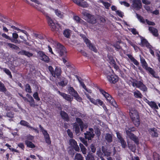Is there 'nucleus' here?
Wrapping results in <instances>:
<instances>
[{"mask_svg": "<svg viewBox=\"0 0 160 160\" xmlns=\"http://www.w3.org/2000/svg\"><path fill=\"white\" fill-rule=\"evenodd\" d=\"M35 7L39 11L41 12L46 17L49 26L51 28L52 31L57 30V28L55 23L53 22V21L51 17L48 15L47 12H46L41 7L37 5L35 6Z\"/></svg>", "mask_w": 160, "mask_h": 160, "instance_id": "nucleus-1", "label": "nucleus"}, {"mask_svg": "<svg viewBox=\"0 0 160 160\" xmlns=\"http://www.w3.org/2000/svg\"><path fill=\"white\" fill-rule=\"evenodd\" d=\"M125 131L127 135L131 140L133 141L137 144H139V139L137 137L135 134L132 132L135 131V128L134 127H126L125 128Z\"/></svg>", "mask_w": 160, "mask_h": 160, "instance_id": "nucleus-2", "label": "nucleus"}, {"mask_svg": "<svg viewBox=\"0 0 160 160\" xmlns=\"http://www.w3.org/2000/svg\"><path fill=\"white\" fill-rule=\"evenodd\" d=\"M129 115L133 124L136 127H138L140 124L139 116L137 110H129Z\"/></svg>", "mask_w": 160, "mask_h": 160, "instance_id": "nucleus-3", "label": "nucleus"}, {"mask_svg": "<svg viewBox=\"0 0 160 160\" xmlns=\"http://www.w3.org/2000/svg\"><path fill=\"white\" fill-rule=\"evenodd\" d=\"M99 90L101 94L106 99L108 102L113 107L117 108L118 105L114 99L108 92L102 88L99 89Z\"/></svg>", "mask_w": 160, "mask_h": 160, "instance_id": "nucleus-4", "label": "nucleus"}, {"mask_svg": "<svg viewBox=\"0 0 160 160\" xmlns=\"http://www.w3.org/2000/svg\"><path fill=\"white\" fill-rule=\"evenodd\" d=\"M76 121L79 125L75 122L73 123V128L75 133L78 134L80 132V128L81 131H83L85 125L84 124L82 119L79 118H76Z\"/></svg>", "mask_w": 160, "mask_h": 160, "instance_id": "nucleus-5", "label": "nucleus"}, {"mask_svg": "<svg viewBox=\"0 0 160 160\" xmlns=\"http://www.w3.org/2000/svg\"><path fill=\"white\" fill-rule=\"evenodd\" d=\"M84 18L89 23L94 24L96 23V19L94 15H92L86 12L82 13Z\"/></svg>", "mask_w": 160, "mask_h": 160, "instance_id": "nucleus-6", "label": "nucleus"}, {"mask_svg": "<svg viewBox=\"0 0 160 160\" xmlns=\"http://www.w3.org/2000/svg\"><path fill=\"white\" fill-rule=\"evenodd\" d=\"M81 36L83 38L84 42L90 49L93 51L95 52H97V50L94 45L91 43L90 41L84 35L82 34V35H81Z\"/></svg>", "mask_w": 160, "mask_h": 160, "instance_id": "nucleus-7", "label": "nucleus"}, {"mask_svg": "<svg viewBox=\"0 0 160 160\" xmlns=\"http://www.w3.org/2000/svg\"><path fill=\"white\" fill-rule=\"evenodd\" d=\"M81 36L83 38L84 42L90 49L93 51L95 52H97V50L94 45L91 43L90 41L84 35L82 34V35H81Z\"/></svg>", "mask_w": 160, "mask_h": 160, "instance_id": "nucleus-8", "label": "nucleus"}, {"mask_svg": "<svg viewBox=\"0 0 160 160\" xmlns=\"http://www.w3.org/2000/svg\"><path fill=\"white\" fill-rule=\"evenodd\" d=\"M142 67L148 73L151 74L153 77L158 78L159 77L156 75L155 72L151 68L148 67V64L147 62H145L141 64Z\"/></svg>", "mask_w": 160, "mask_h": 160, "instance_id": "nucleus-9", "label": "nucleus"}, {"mask_svg": "<svg viewBox=\"0 0 160 160\" xmlns=\"http://www.w3.org/2000/svg\"><path fill=\"white\" fill-rule=\"evenodd\" d=\"M132 85L134 87L135 86L143 92H146L147 91L148 88L143 83V82L141 81L135 80L132 82Z\"/></svg>", "mask_w": 160, "mask_h": 160, "instance_id": "nucleus-10", "label": "nucleus"}, {"mask_svg": "<svg viewBox=\"0 0 160 160\" xmlns=\"http://www.w3.org/2000/svg\"><path fill=\"white\" fill-rule=\"evenodd\" d=\"M35 51L37 53L38 57L41 60L47 63H48L49 62L50 58L43 51H39L37 49H36Z\"/></svg>", "mask_w": 160, "mask_h": 160, "instance_id": "nucleus-11", "label": "nucleus"}, {"mask_svg": "<svg viewBox=\"0 0 160 160\" xmlns=\"http://www.w3.org/2000/svg\"><path fill=\"white\" fill-rule=\"evenodd\" d=\"M35 51L37 53L38 57L41 60L47 63H48L49 62L50 58L43 51H39L37 49H36Z\"/></svg>", "mask_w": 160, "mask_h": 160, "instance_id": "nucleus-12", "label": "nucleus"}, {"mask_svg": "<svg viewBox=\"0 0 160 160\" xmlns=\"http://www.w3.org/2000/svg\"><path fill=\"white\" fill-rule=\"evenodd\" d=\"M39 127L44 135L45 140L46 143L48 145L51 144V139L47 131L46 130H44L41 125H39Z\"/></svg>", "mask_w": 160, "mask_h": 160, "instance_id": "nucleus-13", "label": "nucleus"}, {"mask_svg": "<svg viewBox=\"0 0 160 160\" xmlns=\"http://www.w3.org/2000/svg\"><path fill=\"white\" fill-rule=\"evenodd\" d=\"M57 51L60 56H62L66 53V49L65 47L60 43L57 45Z\"/></svg>", "mask_w": 160, "mask_h": 160, "instance_id": "nucleus-14", "label": "nucleus"}, {"mask_svg": "<svg viewBox=\"0 0 160 160\" xmlns=\"http://www.w3.org/2000/svg\"><path fill=\"white\" fill-rule=\"evenodd\" d=\"M58 93L60 96L62 97L66 101L68 102L71 103L73 100V97H71V96L69 94H67L64 92H61L59 91H58Z\"/></svg>", "mask_w": 160, "mask_h": 160, "instance_id": "nucleus-15", "label": "nucleus"}, {"mask_svg": "<svg viewBox=\"0 0 160 160\" xmlns=\"http://www.w3.org/2000/svg\"><path fill=\"white\" fill-rule=\"evenodd\" d=\"M69 144L76 152H79L80 149L77 144V142L74 139H70L69 140Z\"/></svg>", "mask_w": 160, "mask_h": 160, "instance_id": "nucleus-16", "label": "nucleus"}, {"mask_svg": "<svg viewBox=\"0 0 160 160\" xmlns=\"http://www.w3.org/2000/svg\"><path fill=\"white\" fill-rule=\"evenodd\" d=\"M62 72V71L61 68L60 67L56 66L52 75L54 78L56 77L58 78L61 76Z\"/></svg>", "mask_w": 160, "mask_h": 160, "instance_id": "nucleus-17", "label": "nucleus"}, {"mask_svg": "<svg viewBox=\"0 0 160 160\" xmlns=\"http://www.w3.org/2000/svg\"><path fill=\"white\" fill-rule=\"evenodd\" d=\"M108 81L111 83L115 84L118 81V77L117 75H111L107 76Z\"/></svg>", "mask_w": 160, "mask_h": 160, "instance_id": "nucleus-18", "label": "nucleus"}, {"mask_svg": "<svg viewBox=\"0 0 160 160\" xmlns=\"http://www.w3.org/2000/svg\"><path fill=\"white\" fill-rule=\"evenodd\" d=\"M132 2V7L136 10H138L142 8V3L140 0H134Z\"/></svg>", "mask_w": 160, "mask_h": 160, "instance_id": "nucleus-19", "label": "nucleus"}, {"mask_svg": "<svg viewBox=\"0 0 160 160\" xmlns=\"http://www.w3.org/2000/svg\"><path fill=\"white\" fill-rule=\"evenodd\" d=\"M73 2L78 6L83 8H86L88 5L86 2H83L84 0H72Z\"/></svg>", "mask_w": 160, "mask_h": 160, "instance_id": "nucleus-20", "label": "nucleus"}, {"mask_svg": "<svg viewBox=\"0 0 160 160\" xmlns=\"http://www.w3.org/2000/svg\"><path fill=\"white\" fill-rule=\"evenodd\" d=\"M141 39V43L139 44L142 47L145 46L147 48H149L151 45L150 43L148 42V41L145 39L144 38L140 36Z\"/></svg>", "mask_w": 160, "mask_h": 160, "instance_id": "nucleus-21", "label": "nucleus"}, {"mask_svg": "<svg viewBox=\"0 0 160 160\" xmlns=\"http://www.w3.org/2000/svg\"><path fill=\"white\" fill-rule=\"evenodd\" d=\"M18 54L20 55H25L28 58H30L33 56L32 53L23 50H22L18 52Z\"/></svg>", "mask_w": 160, "mask_h": 160, "instance_id": "nucleus-22", "label": "nucleus"}, {"mask_svg": "<svg viewBox=\"0 0 160 160\" xmlns=\"http://www.w3.org/2000/svg\"><path fill=\"white\" fill-rule=\"evenodd\" d=\"M148 131L152 137L156 138L158 137L157 130L155 128H150Z\"/></svg>", "mask_w": 160, "mask_h": 160, "instance_id": "nucleus-23", "label": "nucleus"}, {"mask_svg": "<svg viewBox=\"0 0 160 160\" xmlns=\"http://www.w3.org/2000/svg\"><path fill=\"white\" fill-rule=\"evenodd\" d=\"M26 96L29 99V100H27V101L29 103L30 106L35 107L36 106L35 102L32 97L28 94H27Z\"/></svg>", "mask_w": 160, "mask_h": 160, "instance_id": "nucleus-24", "label": "nucleus"}, {"mask_svg": "<svg viewBox=\"0 0 160 160\" xmlns=\"http://www.w3.org/2000/svg\"><path fill=\"white\" fill-rule=\"evenodd\" d=\"M60 115L64 121L67 122L69 121V116L68 114L65 111L61 110L60 112Z\"/></svg>", "mask_w": 160, "mask_h": 160, "instance_id": "nucleus-25", "label": "nucleus"}, {"mask_svg": "<svg viewBox=\"0 0 160 160\" xmlns=\"http://www.w3.org/2000/svg\"><path fill=\"white\" fill-rule=\"evenodd\" d=\"M85 139H87L88 141L91 140L93 138L94 134L90 132L87 131L84 133Z\"/></svg>", "mask_w": 160, "mask_h": 160, "instance_id": "nucleus-26", "label": "nucleus"}, {"mask_svg": "<svg viewBox=\"0 0 160 160\" xmlns=\"http://www.w3.org/2000/svg\"><path fill=\"white\" fill-rule=\"evenodd\" d=\"M68 82V80L66 78L64 77H62L61 81L58 82V84L62 87H64L67 85Z\"/></svg>", "mask_w": 160, "mask_h": 160, "instance_id": "nucleus-27", "label": "nucleus"}, {"mask_svg": "<svg viewBox=\"0 0 160 160\" xmlns=\"http://www.w3.org/2000/svg\"><path fill=\"white\" fill-rule=\"evenodd\" d=\"M148 29L153 36L155 37L158 36V31L157 29L152 27H149Z\"/></svg>", "mask_w": 160, "mask_h": 160, "instance_id": "nucleus-28", "label": "nucleus"}, {"mask_svg": "<svg viewBox=\"0 0 160 160\" xmlns=\"http://www.w3.org/2000/svg\"><path fill=\"white\" fill-rule=\"evenodd\" d=\"M127 55L131 61L136 66L139 65V62L136 59L134 58L132 55L129 54H128Z\"/></svg>", "mask_w": 160, "mask_h": 160, "instance_id": "nucleus-29", "label": "nucleus"}, {"mask_svg": "<svg viewBox=\"0 0 160 160\" xmlns=\"http://www.w3.org/2000/svg\"><path fill=\"white\" fill-rule=\"evenodd\" d=\"M68 90L69 94L71 95L72 96H73L76 94V93L77 92V91L74 89L71 86L69 87Z\"/></svg>", "mask_w": 160, "mask_h": 160, "instance_id": "nucleus-30", "label": "nucleus"}, {"mask_svg": "<svg viewBox=\"0 0 160 160\" xmlns=\"http://www.w3.org/2000/svg\"><path fill=\"white\" fill-rule=\"evenodd\" d=\"M105 139L107 142L109 143H111L112 142V136L109 133H106L105 136Z\"/></svg>", "mask_w": 160, "mask_h": 160, "instance_id": "nucleus-31", "label": "nucleus"}, {"mask_svg": "<svg viewBox=\"0 0 160 160\" xmlns=\"http://www.w3.org/2000/svg\"><path fill=\"white\" fill-rule=\"evenodd\" d=\"M25 143L28 148H35L36 147L35 145L31 141L25 140Z\"/></svg>", "mask_w": 160, "mask_h": 160, "instance_id": "nucleus-32", "label": "nucleus"}, {"mask_svg": "<svg viewBox=\"0 0 160 160\" xmlns=\"http://www.w3.org/2000/svg\"><path fill=\"white\" fill-rule=\"evenodd\" d=\"M7 46L10 48H11L12 49L18 50L20 49L19 48L18 46L14 44H13L8 43L7 44Z\"/></svg>", "mask_w": 160, "mask_h": 160, "instance_id": "nucleus-33", "label": "nucleus"}, {"mask_svg": "<svg viewBox=\"0 0 160 160\" xmlns=\"http://www.w3.org/2000/svg\"><path fill=\"white\" fill-rule=\"evenodd\" d=\"M71 31L69 29H65L63 32V35L64 36L67 38H69L70 36Z\"/></svg>", "mask_w": 160, "mask_h": 160, "instance_id": "nucleus-34", "label": "nucleus"}, {"mask_svg": "<svg viewBox=\"0 0 160 160\" xmlns=\"http://www.w3.org/2000/svg\"><path fill=\"white\" fill-rule=\"evenodd\" d=\"M134 95L137 98H142V95L140 92L138 90H136V91L133 92Z\"/></svg>", "mask_w": 160, "mask_h": 160, "instance_id": "nucleus-35", "label": "nucleus"}, {"mask_svg": "<svg viewBox=\"0 0 160 160\" xmlns=\"http://www.w3.org/2000/svg\"><path fill=\"white\" fill-rule=\"evenodd\" d=\"M129 149H130L132 152H135L136 149V147L135 145L131 144H128Z\"/></svg>", "mask_w": 160, "mask_h": 160, "instance_id": "nucleus-36", "label": "nucleus"}, {"mask_svg": "<svg viewBox=\"0 0 160 160\" xmlns=\"http://www.w3.org/2000/svg\"><path fill=\"white\" fill-rule=\"evenodd\" d=\"M73 19L77 23H82L83 21L78 16H74Z\"/></svg>", "mask_w": 160, "mask_h": 160, "instance_id": "nucleus-37", "label": "nucleus"}, {"mask_svg": "<svg viewBox=\"0 0 160 160\" xmlns=\"http://www.w3.org/2000/svg\"><path fill=\"white\" fill-rule=\"evenodd\" d=\"M79 146L81 149V150L83 154H86L87 153V149L84 146L83 144L81 143L79 144Z\"/></svg>", "mask_w": 160, "mask_h": 160, "instance_id": "nucleus-38", "label": "nucleus"}, {"mask_svg": "<svg viewBox=\"0 0 160 160\" xmlns=\"http://www.w3.org/2000/svg\"><path fill=\"white\" fill-rule=\"evenodd\" d=\"M152 108L158 109V107L156 103L154 101H151L150 104L149 105Z\"/></svg>", "mask_w": 160, "mask_h": 160, "instance_id": "nucleus-39", "label": "nucleus"}, {"mask_svg": "<svg viewBox=\"0 0 160 160\" xmlns=\"http://www.w3.org/2000/svg\"><path fill=\"white\" fill-rule=\"evenodd\" d=\"M4 72L8 75L9 76V77L10 78H12L11 73L10 71L8 69L5 68H3Z\"/></svg>", "mask_w": 160, "mask_h": 160, "instance_id": "nucleus-40", "label": "nucleus"}, {"mask_svg": "<svg viewBox=\"0 0 160 160\" xmlns=\"http://www.w3.org/2000/svg\"><path fill=\"white\" fill-rule=\"evenodd\" d=\"M153 157L154 160H160V155L156 152H153Z\"/></svg>", "mask_w": 160, "mask_h": 160, "instance_id": "nucleus-41", "label": "nucleus"}, {"mask_svg": "<svg viewBox=\"0 0 160 160\" xmlns=\"http://www.w3.org/2000/svg\"><path fill=\"white\" fill-rule=\"evenodd\" d=\"M55 12L56 14L59 17L61 18H62L63 17V14L61 13V12L58 9L55 10Z\"/></svg>", "mask_w": 160, "mask_h": 160, "instance_id": "nucleus-42", "label": "nucleus"}, {"mask_svg": "<svg viewBox=\"0 0 160 160\" xmlns=\"http://www.w3.org/2000/svg\"><path fill=\"white\" fill-rule=\"evenodd\" d=\"M73 97H74V98L78 102H81L82 100V98L80 96L78 92L76 93V94Z\"/></svg>", "mask_w": 160, "mask_h": 160, "instance_id": "nucleus-43", "label": "nucleus"}, {"mask_svg": "<svg viewBox=\"0 0 160 160\" xmlns=\"http://www.w3.org/2000/svg\"><path fill=\"white\" fill-rule=\"evenodd\" d=\"M136 15L137 18L141 22H142L143 23H145L146 20H145L142 17L137 13H136Z\"/></svg>", "mask_w": 160, "mask_h": 160, "instance_id": "nucleus-44", "label": "nucleus"}, {"mask_svg": "<svg viewBox=\"0 0 160 160\" xmlns=\"http://www.w3.org/2000/svg\"><path fill=\"white\" fill-rule=\"evenodd\" d=\"M25 90L27 92L29 93L32 92L31 87L29 84H27L25 86Z\"/></svg>", "mask_w": 160, "mask_h": 160, "instance_id": "nucleus-45", "label": "nucleus"}, {"mask_svg": "<svg viewBox=\"0 0 160 160\" xmlns=\"http://www.w3.org/2000/svg\"><path fill=\"white\" fill-rule=\"evenodd\" d=\"M119 142L121 144V146L122 148H125L127 146L126 143L124 139H122L119 141Z\"/></svg>", "mask_w": 160, "mask_h": 160, "instance_id": "nucleus-46", "label": "nucleus"}, {"mask_svg": "<svg viewBox=\"0 0 160 160\" xmlns=\"http://www.w3.org/2000/svg\"><path fill=\"white\" fill-rule=\"evenodd\" d=\"M75 160H83V158L80 153H77L75 157Z\"/></svg>", "mask_w": 160, "mask_h": 160, "instance_id": "nucleus-47", "label": "nucleus"}, {"mask_svg": "<svg viewBox=\"0 0 160 160\" xmlns=\"http://www.w3.org/2000/svg\"><path fill=\"white\" fill-rule=\"evenodd\" d=\"M19 124L22 126H26L27 127L29 124L28 122L24 120H21Z\"/></svg>", "mask_w": 160, "mask_h": 160, "instance_id": "nucleus-48", "label": "nucleus"}, {"mask_svg": "<svg viewBox=\"0 0 160 160\" xmlns=\"http://www.w3.org/2000/svg\"><path fill=\"white\" fill-rule=\"evenodd\" d=\"M34 139V137L33 136L31 135L30 134H28L26 137V140H28L29 141H32Z\"/></svg>", "mask_w": 160, "mask_h": 160, "instance_id": "nucleus-49", "label": "nucleus"}, {"mask_svg": "<svg viewBox=\"0 0 160 160\" xmlns=\"http://www.w3.org/2000/svg\"><path fill=\"white\" fill-rule=\"evenodd\" d=\"M86 159V160H95L94 156L91 154L87 155Z\"/></svg>", "mask_w": 160, "mask_h": 160, "instance_id": "nucleus-50", "label": "nucleus"}, {"mask_svg": "<svg viewBox=\"0 0 160 160\" xmlns=\"http://www.w3.org/2000/svg\"><path fill=\"white\" fill-rule=\"evenodd\" d=\"M33 96L34 99L37 101L40 100V98L39 97L38 94V92H34L33 94Z\"/></svg>", "mask_w": 160, "mask_h": 160, "instance_id": "nucleus-51", "label": "nucleus"}, {"mask_svg": "<svg viewBox=\"0 0 160 160\" xmlns=\"http://www.w3.org/2000/svg\"><path fill=\"white\" fill-rule=\"evenodd\" d=\"M67 132L68 134V135L70 138H73V133L71 131V130L69 129H67Z\"/></svg>", "mask_w": 160, "mask_h": 160, "instance_id": "nucleus-52", "label": "nucleus"}, {"mask_svg": "<svg viewBox=\"0 0 160 160\" xmlns=\"http://www.w3.org/2000/svg\"><path fill=\"white\" fill-rule=\"evenodd\" d=\"M12 38H11V39H13L14 40H16L17 39V38H18V35L17 33L16 32H14L12 33ZM11 39H10L11 41Z\"/></svg>", "mask_w": 160, "mask_h": 160, "instance_id": "nucleus-53", "label": "nucleus"}, {"mask_svg": "<svg viewBox=\"0 0 160 160\" xmlns=\"http://www.w3.org/2000/svg\"><path fill=\"white\" fill-rule=\"evenodd\" d=\"M102 2L106 9H108L111 5V4L108 2H104L103 1H102Z\"/></svg>", "mask_w": 160, "mask_h": 160, "instance_id": "nucleus-54", "label": "nucleus"}, {"mask_svg": "<svg viewBox=\"0 0 160 160\" xmlns=\"http://www.w3.org/2000/svg\"><path fill=\"white\" fill-rule=\"evenodd\" d=\"M14 113L12 112H8L7 113V116L9 118H12L14 117Z\"/></svg>", "mask_w": 160, "mask_h": 160, "instance_id": "nucleus-55", "label": "nucleus"}, {"mask_svg": "<svg viewBox=\"0 0 160 160\" xmlns=\"http://www.w3.org/2000/svg\"><path fill=\"white\" fill-rule=\"evenodd\" d=\"M90 148L91 149V151L93 153H95L96 151V148L95 147L94 145L93 144H92L90 146Z\"/></svg>", "mask_w": 160, "mask_h": 160, "instance_id": "nucleus-56", "label": "nucleus"}, {"mask_svg": "<svg viewBox=\"0 0 160 160\" xmlns=\"http://www.w3.org/2000/svg\"><path fill=\"white\" fill-rule=\"evenodd\" d=\"M34 36L37 38H38L41 39H43L44 38L43 35L36 33L34 34Z\"/></svg>", "mask_w": 160, "mask_h": 160, "instance_id": "nucleus-57", "label": "nucleus"}, {"mask_svg": "<svg viewBox=\"0 0 160 160\" xmlns=\"http://www.w3.org/2000/svg\"><path fill=\"white\" fill-rule=\"evenodd\" d=\"M116 14L120 17L122 18L123 16V13L120 10H117L116 11Z\"/></svg>", "mask_w": 160, "mask_h": 160, "instance_id": "nucleus-58", "label": "nucleus"}, {"mask_svg": "<svg viewBox=\"0 0 160 160\" xmlns=\"http://www.w3.org/2000/svg\"><path fill=\"white\" fill-rule=\"evenodd\" d=\"M104 103L100 99H97L96 105H99L101 106H102L103 104Z\"/></svg>", "mask_w": 160, "mask_h": 160, "instance_id": "nucleus-59", "label": "nucleus"}, {"mask_svg": "<svg viewBox=\"0 0 160 160\" xmlns=\"http://www.w3.org/2000/svg\"><path fill=\"white\" fill-rule=\"evenodd\" d=\"M116 134L117 138L119 140V141L120 140H121L123 139L122 137V136L121 134L119 132H116Z\"/></svg>", "mask_w": 160, "mask_h": 160, "instance_id": "nucleus-60", "label": "nucleus"}, {"mask_svg": "<svg viewBox=\"0 0 160 160\" xmlns=\"http://www.w3.org/2000/svg\"><path fill=\"white\" fill-rule=\"evenodd\" d=\"M146 21L148 24L149 25L154 26L155 25V23L154 22L149 21L147 19H146Z\"/></svg>", "mask_w": 160, "mask_h": 160, "instance_id": "nucleus-61", "label": "nucleus"}, {"mask_svg": "<svg viewBox=\"0 0 160 160\" xmlns=\"http://www.w3.org/2000/svg\"><path fill=\"white\" fill-rule=\"evenodd\" d=\"M114 46L117 50H120L122 48L120 45L117 43L114 44Z\"/></svg>", "mask_w": 160, "mask_h": 160, "instance_id": "nucleus-62", "label": "nucleus"}, {"mask_svg": "<svg viewBox=\"0 0 160 160\" xmlns=\"http://www.w3.org/2000/svg\"><path fill=\"white\" fill-rule=\"evenodd\" d=\"M120 3L122 5H123L125 6L128 7L130 6V4L129 3L126 1H122L120 2Z\"/></svg>", "mask_w": 160, "mask_h": 160, "instance_id": "nucleus-63", "label": "nucleus"}, {"mask_svg": "<svg viewBox=\"0 0 160 160\" xmlns=\"http://www.w3.org/2000/svg\"><path fill=\"white\" fill-rule=\"evenodd\" d=\"M65 65L67 68H69L70 69H71L73 68V67L71 65V63H70L69 62H68L65 64Z\"/></svg>", "mask_w": 160, "mask_h": 160, "instance_id": "nucleus-64", "label": "nucleus"}]
</instances>
